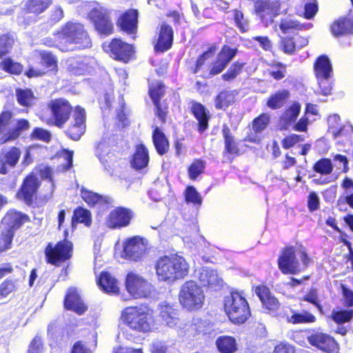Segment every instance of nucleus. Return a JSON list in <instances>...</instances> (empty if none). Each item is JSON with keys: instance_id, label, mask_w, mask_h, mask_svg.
I'll return each mask as SVG.
<instances>
[{"instance_id": "obj_3", "label": "nucleus", "mask_w": 353, "mask_h": 353, "mask_svg": "<svg viewBox=\"0 0 353 353\" xmlns=\"http://www.w3.org/2000/svg\"><path fill=\"white\" fill-rule=\"evenodd\" d=\"M312 263L306 248L300 244L296 250L293 245H285L282 248L277 259V265L283 274L295 275L307 268Z\"/></svg>"}, {"instance_id": "obj_23", "label": "nucleus", "mask_w": 353, "mask_h": 353, "mask_svg": "<svg viewBox=\"0 0 353 353\" xmlns=\"http://www.w3.org/2000/svg\"><path fill=\"white\" fill-rule=\"evenodd\" d=\"M254 292L259 297L262 308L268 314H275L280 308L279 299L272 293L269 287L260 284L254 287Z\"/></svg>"}, {"instance_id": "obj_48", "label": "nucleus", "mask_w": 353, "mask_h": 353, "mask_svg": "<svg viewBox=\"0 0 353 353\" xmlns=\"http://www.w3.org/2000/svg\"><path fill=\"white\" fill-rule=\"evenodd\" d=\"M165 94V86L163 81H157L148 85V95L154 102L161 101Z\"/></svg>"}, {"instance_id": "obj_55", "label": "nucleus", "mask_w": 353, "mask_h": 353, "mask_svg": "<svg viewBox=\"0 0 353 353\" xmlns=\"http://www.w3.org/2000/svg\"><path fill=\"white\" fill-rule=\"evenodd\" d=\"M270 116L267 113H261L252 121V129L255 134L262 132L269 125Z\"/></svg>"}, {"instance_id": "obj_29", "label": "nucleus", "mask_w": 353, "mask_h": 353, "mask_svg": "<svg viewBox=\"0 0 353 353\" xmlns=\"http://www.w3.org/2000/svg\"><path fill=\"white\" fill-rule=\"evenodd\" d=\"M221 132L224 144L223 154L232 163L235 157L241 154L239 144L229 127L224 125Z\"/></svg>"}, {"instance_id": "obj_35", "label": "nucleus", "mask_w": 353, "mask_h": 353, "mask_svg": "<svg viewBox=\"0 0 353 353\" xmlns=\"http://www.w3.org/2000/svg\"><path fill=\"white\" fill-rule=\"evenodd\" d=\"M239 94L236 90H223L220 91L214 97V107L216 110H226V109L232 105L236 101V97Z\"/></svg>"}, {"instance_id": "obj_10", "label": "nucleus", "mask_w": 353, "mask_h": 353, "mask_svg": "<svg viewBox=\"0 0 353 353\" xmlns=\"http://www.w3.org/2000/svg\"><path fill=\"white\" fill-rule=\"evenodd\" d=\"M87 19L99 35L108 37L113 34L114 26L108 9L101 6L94 7L88 12Z\"/></svg>"}, {"instance_id": "obj_33", "label": "nucleus", "mask_w": 353, "mask_h": 353, "mask_svg": "<svg viewBox=\"0 0 353 353\" xmlns=\"http://www.w3.org/2000/svg\"><path fill=\"white\" fill-rule=\"evenodd\" d=\"M330 32L334 37H341L353 34V21L341 17L336 19L330 26Z\"/></svg>"}, {"instance_id": "obj_30", "label": "nucleus", "mask_w": 353, "mask_h": 353, "mask_svg": "<svg viewBox=\"0 0 353 353\" xmlns=\"http://www.w3.org/2000/svg\"><path fill=\"white\" fill-rule=\"evenodd\" d=\"M188 332L196 340H207L214 334L212 324L201 319L193 320L188 328Z\"/></svg>"}, {"instance_id": "obj_38", "label": "nucleus", "mask_w": 353, "mask_h": 353, "mask_svg": "<svg viewBox=\"0 0 353 353\" xmlns=\"http://www.w3.org/2000/svg\"><path fill=\"white\" fill-rule=\"evenodd\" d=\"M52 4V0H28L23 8L24 14L38 17Z\"/></svg>"}, {"instance_id": "obj_1", "label": "nucleus", "mask_w": 353, "mask_h": 353, "mask_svg": "<svg viewBox=\"0 0 353 353\" xmlns=\"http://www.w3.org/2000/svg\"><path fill=\"white\" fill-rule=\"evenodd\" d=\"M217 50L216 44L211 45L207 50L203 51L196 61L191 63L186 61L188 70L193 74H199L202 79H210L220 74L228 65L238 53L237 48L223 45L215 59L209 63L208 60Z\"/></svg>"}, {"instance_id": "obj_58", "label": "nucleus", "mask_w": 353, "mask_h": 353, "mask_svg": "<svg viewBox=\"0 0 353 353\" xmlns=\"http://www.w3.org/2000/svg\"><path fill=\"white\" fill-rule=\"evenodd\" d=\"M270 66L275 68V70H271L269 74L271 77L276 81L283 79L286 74L287 65L281 62H275L270 64Z\"/></svg>"}, {"instance_id": "obj_62", "label": "nucleus", "mask_w": 353, "mask_h": 353, "mask_svg": "<svg viewBox=\"0 0 353 353\" xmlns=\"http://www.w3.org/2000/svg\"><path fill=\"white\" fill-rule=\"evenodd\" d=\"M13 117L11 110H3L0 113V135L3 134L8 129Z\"/></svg>"}, {"instance_id": "obj_61", "label": "nucleus", "mask_w": 353, "mask_h": 353, "mask_svg": "<svg viewBox=\"0 0 353 353\" xmlns=\"http://www.w3.org/2000/svg\"><path fill=\"white\" fill-rule=\"evenodd\" d=\"M304 139L302 135L291 134L285 137L281 141L283 148L287 150L292 148L296 143L303 141Z\"/></svg>"}, {"instance_id": "obj_12", "label": "nucleus", "mask_w": 353, "mask_h": 353, "mask_svg": "<svg viewBox=\"0 0 353 353\" xmlns=\"http://www.w3.org/2000/svg\"><path fill=\"white\" fill-rule=\"evenodd\" d=\"M314 71L319 81L320 94L328 96L332 94V85L327 82L332 73V66L327 55L322 54L314 63Z\"/></svg>"}, {"instance_id": "obj_6", "label": "nucleus", "mask_w": 353, "mask_h": 353, "mask_svg": "<svg viewBox=\"0 0 353 353\" xmlns=\"http://www.w3.org/2000/svg\"><path fill=\"white\" fill-rule=\"evenodd\" d=\"M223 309L229 320L235 325L245 323L251 316L246 298L239 291H231L224 299Z\"/></svg>"}, {"instance_id": "obj_53", "label": "nucleus", "mask_w": 353, "mask_h": 353, "mask_svg": "<svg viewBox=\"0 0 353 353\" xmlns=\"http://www.w3.org/2000/svg\"><path fill=\"white\" fill-rule=\"evenodd\" d=\"M331 319L338 325L348 323L353 319V310L333 311Z\"/></svg>"}, {"instance_id": "obj_16", "label": "nucleus", "mask_w": 353, "mask_h": 353, "mask_svg": "<svg viewBox=\"0 0 353 353\" xmlns=\"http://www.w3.org/2000/svg\"><path fill=\"white\" fill-rule=\"evenodd\" d=\"M146 250L144 239L139 236H134L124 241L122 256L130 261H139L144 258Z\"/></svg>"}, {"instance_id": "obj_43", "label": "nucleus", "mask_w": 353, "mask_h": 353, "mask_svg": "<svg viewBox=\"0 0 353 353\" xmlns=\"http://www.w3.org/2000/svg\"><path fill=\"white\" fill-rule=\"evenodd\" d=\"M301 112V105L296 101H294L290 105L286 108L281 117V121L283 125L287 128L290 125L294 124L298 116Z\"/></svg>"}, {"instance_id": "obj_27", "label": "nucleus", "mask_w": 353, "mask_h": 353, "mask_svg": "<svg viewBox=\"0 0 353 353\" xmlns=\"http://www.w3.org/2000/svg\"><path fill=\"white\" fill-rule=\"evenodd\" d=\"M190 112L197 121L196 129L200 134L203 133L209 128V122L211 119L208 109L200 102L192 101Z\"/></svg>"}, {"instance_id": "obj_59", "label": "nucleus", "mask_w": 353, "mask_h": 353, "mask_svg": "<svg viewBox=\"0 0 353 353\" xmlns=\"http://www.w3.org/2000/svg\"><path fill=\"white\" fill-rule=\"evenodd\" d=\"M232 12L236 26L239 29L241 32L244 33L247 32L248 29V22L244 18L243 13L237 9L234 10Z\"/></svg>"}, {"instance_id": "obj_42", "label": "nucleus", "mask_w": 353, "mask_h": 353, "mask_svg": "<svg viewBox=\"0 0 353 353\" xmlns=\"http://www.w3.org/2000/svg\"><path fill=\"white\" fill-rule=\"evenodd\" d=\"M15 96L18 104L26 109L32 108L35 104L36 97L30 88H16Z\"/></svg>"}, {"instance_id": "obj_28", "label": "nucleus", "mask_w": 353, "mask_h": 353, "mask_svg": "<svg viewBox=\"0 0 353 353\" xmlns=\"http://www.w3.org/2000/svg\"><path fill=\"white\" fill-rule=\"evenodd\" d=\"M138 10L130 8L118 17L117 26L120 30L128 34H136L138 29Z\"/></svg>"}, {"instance_id": "obj_34", "label": "nucleus", "mask_w": 353, "mask_h": 353, "mask_svg": "<svg viewBox=\"0 0 353 353\" xmlns=\"http://www.w3.org/2000/svg\"><path fill=\"white\" fill-rule=\"evenodd\" d=\"M97 284L107 294H117L119 292L117 280L108 271H102L99 274Z\"/></svg>"}, {"instance_id": "obj_45", "label": "nucleus", "mask_w": 353, "mask_h": 353, "mask_svg": "<svg viewBox=\"0 0 353 353\" xmlns=\"http://www.w3.org/2000/svg\"><path fill=\"white\" fill-rule=\"evenodd\" d=\"M71 221L72 225L82 223L86 227H90L92 222V214L89 210L83 207H77L73 211Z\"/></svg>"}, {"instance_id": "obj_24", "label": "nucleus", "mask_w": 353, "mask_h": 353, "mask_svg": "<svg viewBox=\"0 0 353 353\" xmlns=\"http://www.w3.org/2000/svg\"><path fill=\"white\" fill-rule=\"evenodd\" d=\"M22 151L19 147L12 145L2 149L0 152V174H8L16 168L21 157Z\"/></svg>"}, {"instance_id": "obj_25", "label": "nucleus", "mask_w": 353, "mask_h": 353, "mask_svg": "<svg viewBox=\"0 0 353 353\" xmlns=\"http://www.w3.org/2000/svg\"><path fill=\"white\" fill-rule=\"evenodd\" d=\"M111 150L113 152L117 153H122L123 152V146L119 145L118 138L115 136L103 138L97 143L94 152L100 161L104 163L107 161L106 157Z\"/></svg>"}, {"instance_id": "obj_44", "label": "nucleus", "mask_w": 353, "mask_h": 353, "mask_svg": "<svg viewBox=\"0 0 353 353\" xmlns=\"http://www.w3.org/2000/svg\"><path fill=\"white\" fill-rule=\"evenodd\" d=\"M246 63L238 59L234 61L222 74L221 79L225 82H231L236 79L245 70Z\"/></svg>"}, {"instance_id": "obj_36", "label": "nucleus", "mask_w": 353, "mask_h": 353, "mask_svg": "<svg viewBox=\"0 0 353 353\" xmlns=\"http://www.w3.org/2000/svg\"><path fill=\"white\" fill-rule=\"evenodd\" d=\"M152 141L158 154L163 156L168 153L170 150L169 140L158 126L153 127Z\"/></svg>"}, {"instance_id": "obj_26", "label": "nucleus", "mask_w": 353, "mask_h": 353, "mask_svg": "<svg viewBox=\"0 0 353 353\" xmlns=\"http://www.w3.org/2000/svg\"><path fill=\"white\" fill-rule=\"evenodd\" d=\"M159 317L161 323L171 328L177 327L180 323L179 310L174 305L166 302L158 305Z\"/></svg>"}, {"instance_id": "obj_47", "label": "nucleus", "mask_w": 353, "mask_h": 353, "mask_svg": "<svg viewBox=\"0 0 353 353\" xmlns=\"http://www.w3.org/2000/svg\"><path fill=\"white\" fill-rule=\"evenodd\" d=\"M292 312V315L288 318L287 321L293 325L312 323L316 321V316L309 312L304 311L300 313L293 310Z\"/></svg>"}, {"instance_id": "obj_63", "label": "nucleus", "mask_w": 353, "mask_h": 353, "mask_svg": "<svg viewBox=\"0 0 353 353\" xmlns=\"http://www.w3.org/2000/svg\"><path fill=\"white\" fill-rule=\"evenodd\" d=\"M16 290L14 281L7 279L0 284V297L5 298Z\"/></svg>"}, {"instance_id": "obj_4", "label": "nucleus", "mask_w": 353, "mask_h": 353, "mask_svg": "<svg viewBox=\"0 0 353 353\" xmlns=\"http://www.w3.org/2000/svg\"><path fill=\"white\" fill-rule=\"evenodd\" d=\"M154 269L159 281L172 283L183 279L188 275L189 265L183 256L171 254L159 257L155 262Z\"/></svg>"}, {"instance_id": "obj_37", "label": "nucleus", "mask_w": 353, "mask_h": 353, "mask_svg": "<svg viewBox=\"0 0 353 353\" xmlns=\"http://www.w3.org/2000/svg\"><path fill=\"white\" fill-rule=\"evenodd\" d=\"M6 219L8 220V228L6 230L14 233L24 223L30 221V218L28 214L15 210L8 212Z\"/></svg>"}, {"instance_id": "obj_13", "label": "nucleus", "mask_w": 353, "mask_h": 353, "mask_svg": "<svg viewBox=\"0 0 353 353\" xmlns=\"http://www.w3.org/2000/svg\"><path fill=\"white\" fill-rule=\"evenodd\" d=\"M174 38V29L167 21L161 22L156 28L152 38V46L155 52L163 53L170 50Z\"/></svg>"}, {"instance_id": "obj_17", "label": "nucleus", "mask_w": 353, "mask_h": 353, "mask_svg": "<svg viewBox=\"0 0 353 353\" xmlns=\"http://www.w3.org/2000/svg\"><path fill=\"white\" fill-rule=\"evenodd\" d=\"M86 130V113L83 108L77 105L72 115V121L64 131L65 134L71 140L77 141Z\"/></svg>"}, {"instance_id": "obj_20", "label": "nucleus", "mask_w": 353, "mask_h": 353, "mask_svg": "<svg viewBox=\"0 0 353 353\" xmlns=\"http://www.w3.org/2000/svg\"><path fill=\"white\" fill-rule=\"evenodd\" d=\"M134 216L132 210L119 206L110 212L105 219L106 226L112 230L128 227Z\"/></svg>"}, {"instance_id": "obj_18", "label": "nucleus", "mask_w": 353, "mask_h": 353, "mask_svg": "<svg viewBox=\"0 0 353 353\" xmlns=\"http://www.w3.org/2000/svg\"><path fill=\"white\" fill-rule=\"evenodd\" d=\"M125 285L128 292L135 299L146 297L150 293V283L132 272L127 274Z\"/></svg>"}, {"instance_id": "obj_39", "label": "nucleus", "mask_w": 353, "mask_h": 353, "mask_svg": "<svg viewBox=\"0 0 353 353\" xmlns=\"http://www.w3.org/2000/svg\"><path fill=\"white\" fill-rule=\"evenodd\" d=\"M80 194L81 199L90 208L94 207L96 205H106L110 203V199L108 196L101 195L98 193L89 190L84 187L80 189Z\"/></svg>"}, {"instance_id": "obj_54", "label": "nucleus", "mask_w": 353, "mask_h": 353, "mask_svg": "<svg viewBox=\"0 0 353 353\" xmlns=\"http://www.w3.org/2000/svg\"><path fill=\"white\" fill-rule=\"evenodd\" d=\"M185 201L187 203H192L194 205H201L202 203V197L192 185L186 187L184 191Z\"/></svg>"}, {"instance_id": "obj_19", "label": "nucleus", "mask_w": 353, "mask_h": 353, "mask_svg": "<svg viewBox=\"0 0 353 353\" xmlns=\"http://www.w3.org/2000/svg\"><path fill=\"white\" fill-rule=\"evenodd\" d=\"M309 343L325 353H339V345L335 339L327 333L314 331L307 336Z\"/></svg>"}, {"instance_id": "obj_60", "label": "nucleus", "mask_w": 353, "mask_h": 353, "mask_svg": "<svg viewBox=\"0 0 353 353\" xmlns=\"http://www.w3.org/2000/svg\"><path fill=\"white\" fill-rule=\"evenodd\" d=\"M153 104L154 105L155 116L159 118L161 123H165L169 112L168 105H163L161 101L154 102Z\"/></svg>"}, {"instance_id": "obj_22", "label": "nucleus", "mask_w": 353, "mask_h": 353, "mask_svg": "<svg viewBox=\"0 0 353 353\" xmlns=\"http://www.w3.org/2000/svg\"><path fill=\"white\" fill-rule=\"evenodd\" d=\"M63 308L78 315L84 314L88 310V306L84 301L79 290L76 287H69L65 294L63 301Z\"/></svg>"}, {"instance_id": "obj_31", "label": "nucleus", "mask_w": 353, "mask_h": 353, "mask_svg": "<svg viewBox=\"0 0 353 353\" xmlns=\"http://www.w3.org/2000/svg\"><path fill=\"white\" fill-rule=\"evenodd\" d=\"M150 161V154L148 148L143 143L135 145L134 152L130 159L132 169L139 171L146 168Z\"/></svg>"}, {"instance_id": "obj_15", "label": "nucleus", "mask_w": 353, "mask_h": 353, "mask_svg": "<svg viewBox=\"0 0 353 353\" xmlns=\"http://www.w3.org/2000/svg\"><path fill=\"white\" fill-rule=\"evenodd\" d=\"M114 60L127 63L134 57L135 50L132 44L123 41L120 38H113L105 49Z\"/></svg>"}, {"instance_id": "obj_21", "label": "nucleus", "mask_w": 353, "mask_h": 353, "mask_svg": "<svg viewBox=\"0 0 353 353\" xmlns=\"http://www.w3.org/2000/svg\"><path fill=\"white\" fill-rule=\"evenodd\" d=\"M281 0H255L253 12L261 21L272 20L281 13Z\"/></svg>"}, {"instance_id": "obj_64", "label": "nucleus", "mask_w": 353, "mask_h": 353, "mask_svg": "<svg viewBox=\"0 0 353 353\" xmlns=\"http://www.w3.org/2000/svg\"><path fill=\"white\" fill-rule=\"evenodd\" d=\"M43 346V344L41 336H35L28 347L27 353H41Z\"/></svg>"}, {"instance_id": "obj_7", "label": "nucleus", "mask_w": 353, "mask_h": 353, "mask_svg": "<svg viewBox=\"0 0 353 353\" xmlns=\"http://www.w3.org/2000/svg\"><path fill=\"white\" fill-rule=\"evenodd\" d=\"M179 299L183 308L193 312L203 307L205 295L201 288L195 281L190 280L182 285Z\"/></svg>"}, {"instance_id": "obj_57", "label": "nucleus", "mask_w": 353, "mask_h": 353, "mask_svg": "<svg viewBox=\"0 0 353 353\" xmlns=\"http://www.w3.org/2000/svg\"><path fill=\"white\" fill-rule=\"evenodd\" d=\"M14 233L5 230L0 234V252H3L11 248Z\"/></svg>"}, {"instance_id": "obj_40", "label": "nucleus", "mask_w": 353, "mask_h": 353, "mask_svg": "<svg viewBox=\"0 0 353 353\" xmlns=\"http://www.w3.org/2000/svg\"><path fill=\"white\" fill-rule=\"evenodd\" d=\"M215 345L219 353H235L238 350L236 339L232 336L221 335L218 336Z\"/></svg>"}, {"instance_id": "obj_49", "label": "nucleus", "mask_w": 353, "mask_h": 353, "mask_svg": "<svg viewBox=\"0 0 353 353\" xmlns=\"http://www.w3.org/2000/svg\"><path fill=\"white\" fill-rule=\"evenodd\" d=\"M0 68L8 74L19 75L22 73L23 66L21 63L8 57L0 62Z\"/></svg>"}, {"instance_id": "obj_51", "label": "nucleus", "mask_w": 353, "mask_h": 353, "mask_svg": "<svg viewBox=\"0 0 353 353\" xmlns=\"http://www.w3.org/2000/svg\"><path fill=\"white\" fill-rule=\"evenodd\" d=\"M313 170L322 175H327L332 172L333 166L330 159L322 158L313 165Z\"/></svg>"}, {"instance_id": "obj_41", "label": "nucleus", "mask_w": 353, "mask_h": 353, "mask_svg": "<svg viewBox=\"0 0 353 353\" xmlns=\"http://www.w3.org/2000/svg\"><path fill=\"white\" fill-rule=\"evenodd\" d=\"M290 97V91L287 89L277 90L272 93L267 99L266 105L271 110L282 108Z\"/></svg>"}, {"instance_id": "obj_50", "label": "nucleus", "mask_w": 353, "mask_h": 353, "mask_svg": "<svg viewBox=\"0 0 353 353\" xmlns=\"http://www.w3.org/2000/svg\"><path fill=\"white\" fill-rule=\"evenodd\" d=\"M206 163L201 159H194L188 168V176L195 181L205 171Z\"/></svg>"}, {"instance_id": "obj_9", "label": "nucleus", "mask_w": 353, "mask_h": 353, "mask_svg": "<svg viewBox=\"0 0 353 353\" xmlns=\"http://www.w3.org/2000/svg\"><path fill=\"white\" fill-rule=\"evenodd\" d=\"M73 243L70 240L62 239L55 244L48 243L44 249L46 261L59 267L70 260L73 254Z\"/></svg>"}, {"instance_id": "obj_56", "label": "nucleus", "mask_w": 353, "mask_h": 353, "mask_svg": "<svg viewBox=\"0 0 353 353\" xmlns=\"http://www.w3.org/2000/svg\"><path fill=\"white\" fill-rule=\"evenodd\" d=\"M30 138L32 140H39L44 143H48L52 140L51 132L41 127L34 128L30 134Z\"/></svg>"}, {"instance_id": "obj_46", "label": "nucleus", "mask_w": 353, "mask_h": 353, "mask_svg": "<svg viewBox=\"0 0 353 353\" xmlns=\"http://www.w3.org/2000/svg\"><path fill=\"white\" fill-rule=\"evenodd\" d=\"M199 281L203 287L213 288L219 284L217 274L214 270L208 268H203L200 271Z\"/></svg>"}, {"instance_id": "obj_8", "label": "nucleus", "mask_w": 353, "mask_h": 353, "mask_svg": "<svg viewBox=\"0 0 353 353\" xmlns=\"http://www.w3.org/2000/svg\"><path fill=\"white\" fill-rule=\"evenodd\" d=\"M50 111V117L48 124L63 128L70 120L72 113H74V108L70 102L63 97L51 99L47 103Z\"/></svg>"}, {"instance_id": "obj_11", "label": "nucleus", "mask_w": 353, "mask_h": 353, "mask_svg": "<svg viewBox=\"0 0 353 353\" xmlns=\"http://www.w3.org/2000/svg\"><path fill=\"white\" fill-rule=\"evenodd\" d=\"M39 56V65L29 66L24 74L29 79L41 77L46 74L56 75L59 71L57 57L52 52L46 50L40 51Z\"/></svg>"}, {"instance_id": "obj_52", "label": "nucleus", "mask_w": 353, "mask_h": 353, "mask_svg": "<svg viewBox=\"0 0 353 353\" xmlns=\"http://www.w3.org/2000/svg\"><path fill=\"white\" fill-rule=\"evenodd\" d=\"M14 43V39L11 34L6 33L0 35V59L10 52Z\"/></svg>"}, {"instance_id": "obj_14", "label": "nucleus", "mask_w": 353, "mask_h": 353, "mask_svg": "<svg viewBox=\"0 0 353 353\" xmlns=\"http://www.w3.org/2000/svg\"><path fill=\"white\" fill-rule=\"evenodd\" d=\"M41 186V181L37 175L31 172L23 179L17 192V197L28 206H32L37 199V194Z\"/></svg>"}, {"instance_id": "obj_2", "label": "nucleus", "mask_w": 353, "mask_h": 353, "mask_svg": "<svg viewBox=\"0 0 353 353\" xmlns=\"http://www.w3.org/2000/svg\"><path fill=\"white\" fill-rule=\"evenodd\" d=\"M54 38H46L44 44L57 48L61 52L85 50L92 47V42L85 26L79 22L68 21L54 33Z\"/></svg>"}, {"instance_id": "obj_5", "label": "nucleus", "mask_w": 353, "mask_h": 353, "mask_svg": "<svg viewBox=\"0 0 353 353\" xmlns=\"http://www.w3.org/2000/svg\"><path fill=\"white\" fill-rule=\"evenodd\" d=\"M121 318L126 326L137 332H151L157 328L152 310L145 305L125 307L121 313Z\"/></svg>"}, {"instance_id": "obj_32", "label": "nucleus", "mask_w": 353, "mask_h": 353, "mask_svg": "<svg viewBox=\"0 0 353 353\" xmlns=\"http://www.w3.org/2000/svg\"><path fill=\"white\" fill-rule=\"evenodd\" d=\"M30 128V123L28 119L24 118L17 119L15 125L0 137V144L17 140L23 132L28 131Z\"/></svg>"}]
</instances>
